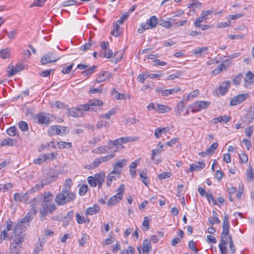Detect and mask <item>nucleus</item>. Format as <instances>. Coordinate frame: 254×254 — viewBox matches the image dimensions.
Returning <instances> with one entry per match:
<instances>
[{
    "mask_svg": "<svg viewBox=\"0 0 254 254\" xmlns=\"http://www.w3.org/2000/svg\"><path fill=\"white\" fill-rule=\"evenodd\" d=\"M72 181L70 179H67L63 186L61 192L58 194L55 201L59 205H63L67 202L73 201L76 198V194L70 192Z\"/></svg>",
    "mask_w": 254,
    "mask_h": 254,
    "instance_id": "f257e3e1",
    "label": "nucleus"
},
{
    "mask_svg": "<svg viewBox=\"0 0 254 254\" xmlns=\"http://www.w3.org/2000/svg\"><path fill=\"white\" fill-rule=\"evenodd\" d=\"M228 236H231L229 235V216L227 214H226L223 217L222 232L221 234L219 248H227L226 246L228 244L229 241Z\"/></svg>",
    "mask_w": 254,
    "mask_h": 254,
    "instance_id": "f03ea898",
    "label": "nucleus"
},
{
    "mask_svg": "<svg viewBox=\"0 0 254 254\" xmlns=\"http://www.w3.org/2000/svg\"><path fill=\"white\" fill-rule=\"evenodd\" d=\"M105 175L104 173H96L94 176H89L87 178L89 184L92 187L98 186V189L102 188L103 184L105 182Z\"/></svg>",
    "mask_w": 254,
    "mask_h": 254,
    "instance_id": "7ed1b4c3",
    "label": "nucleus"
},
{
    "mask_svg": "<svg viewBox=\"0 0 254 254\" xmlns=\"http://www.w3.org/2000/svg\"><path fill=\"white\" fill-rule=\"evenodd\" d=\"M34 192V189L27 190L25 193H15L13 196V200L15 202H22L25 204L31 203V199H29L28 196L29 194Z\"/></svg>",
    "mask_w": 254,
    "mask_h": 254,
    "instance_id": "20e7f679",
    "label": "nucleus"
},
{
    "mask_svg": "<svg viewBox=\"0 0 254 254\" xmlns=\"http://www.w3.org/2000/svg\"><path fill=\"white\" fill-rule=\"evenodd\" d=\"M57 209L56 205L54 203H47L42 202L41 208L40 210V213L44 216L48 215V212L53 213Z\"/></svg>",
    "mask_w": 254,
    "mask_h": 254,
    "instance_id": "39448f33",
    "label": "nucleus"
},
{
    "mask_svg": "<svg viewBox=\"0 0 254 254\" xmlns=\"http://www.w3.org/2000/svg\"><path fill=\"white\" fill-rule=\"evenodd\" d=\"M67 114L73 117H78L82 115V112L85 111V107L83 105H79L75 108H69L67 107Z\"/></svg>",
    "mask_w": 254,
    "mask_h": 254,
    "instance_id": "423d86ee",
    "label": "nucleus"
},
{
    "mask_svg": "<svg viewBox=\"0 0 254 254\" xmlns=\"http://www.w3.org/2000/svg\"><path fill=\"white\" fill-rule=\"evenodd\" d=\"M65 127L58 125L51 126L48 130V133L50 135H53L55 134L63 135L65 134Z\"/></svg>",
    "mask_w": 254,
    "mask_h": 254,
    "instance_id": "0eeeda50",
    "label": "nucleus"
},
{
    "mask_svg": "<svg viewBox=\"0 0 254 254\" xmlns=\"http://www.w3.org/2000/svg\"><path fill=\"white\" fill-rule=\"evenodd\" d=\"M59 58L56 56L54 52H49L45 55L41 59V62L42 64H46L57 62Z\"/></svg>",
    "mask_w": 254,
    "mask_h": 254,
    "instance_id": "6e6552de",
    "label": "nucleus"
},
{
    "mask_svg": "<svg viewBox=\"0 0 254 254\" xmlns=\"http://www.w3.org/2000/svg\"><path fill=\"white\" fill-rule=\"evenodd\" d=\"M210 103L208 101H200L194 103L192 105V112H196L208 107Z\"/></svg>",
    "mask_w": 254,
    "mask_h": 254,
    "instance_id": "1a4fd4ad",
    "label": "nucleus"
},
{
    "mask_svg": "<svg viewBox=\"0 0 254 254\" xmlns=\"http://www.w3.org/2000/svg\"><path fill=\"white\" fill-rule=\"evenodd\" d=\"M122 171H116L114 170L111 172L107 176L106 179V185L108 187H110L113 180H117L120 177Z\"/></svg>",
    "mask_w": 254,
    "mask_h": 254,
    "instance_id": "9d476101",
    "label": "nucleus"
},
{
    "mask_svg": "<svg viewBox=\"0 0 254 254\" xmlns=\"http://www.w3.org/2000/svg\"><path fill=\"white\" fill-rule=\"evenodd\" d=\"M50 116H51L50 114L42 112L36 116V119L39 124L49 125L51 122Z\"/></svg>",
    "mask_w": 254,
    "mask_h": 254,
    "instance_id": "9b49d317",
    "label": "nucleus"
},
{
    "mask_svg": "<svg viewBox=\"0 0 254 254\" xmlns=\"http://www.w3.org/2000/svg\"><path fill=\"white\" fill-rule=\"evenodd\" d=\"M112 77V74L108 71H102L97 75L96 81L99 83L108 80Z\"/></svg>",
    "mask_w": 254,
    "mask_h": 254,
    "instance_id": "f8f14e48",
    "label": "nucleus"
},
{
    "mask_svg": "<svg viewBox=\"0 0 254 254\" xmlns=\"http://www.w3.org/2000/svg\"><path fill=\"white\" fill-rule=\"evenodd\" d=\"M29 226V224H27L25 223H23L21 220L20 221L13 229V235H21Z\"/></svg>",
    "mask_w": 254,
    "mask_h": 254,
    "instance_id": "ddd939ff",
    "label": "nucleus"
},
{
    "mask_svg": "<svg viewBox=\"0 0 254 254\" xmlns=\"http://www.w3.org/2000/svg\"><path fill=\"white\" fill-rule=\"evenodd\" d=\"M37 213V208L35 206L32 207L29 211L28 212L27 214L23 218L21 221L23 223H27L29 224V222L33 219L34 216Z\"/></svg>",
    "mask_w": 254,
    "mask_h": 254,
    "instance_id": "4468645a",
    "label": "nucleus"
},
{
    "mask_svg": "<svg viewBox=\"0 0 254 254\" xmlns=\"http://www.w3.org/2000/svg\"><path fill=\"white\" fill-rule=\"evenodd\" d=\"M231 82L228 80L223 82L221 85L217 89V93L222 96L224 95L228 91Z\"/></svg>",
    "mask_w": 254,
    "mask_h": 254,
    "instance_id": "2eb2a0df",
    "label": "nucleus"
},
{
    "mask_svg": "<svg viewBox=\"0 0 254 254\" xmlns=\"http://www.w3.org/2000/svg\"><path fill=\"white\" fill-rule=\"evenodd\" d=\"M248 97V94H241L234 97L230 101L231 106H235L241 103Z\"/></svg>",
    "mask_w": 254,
    "mask_h": 254,
    "instance_id": "dca6fc26",
    "label": "nucleus"
},
{
    "mask_svg": "<svg viewBox=\"0 0 254 254\" xmlns=\"http://www.w3.org/2000/svg\"><path fill=\"white\" fill-rule=\"evenodd\" d=\"M205 166V164L204 162H197L190 165L189 171L191 173H192L194 171H198L203 169Z\"/></svg>",
    "mask_w": 254,
    "mask_h": 254,
    "instance_id": "f3484780",
    "label": "nucleus"
},
{
    "mask_svg": "<svg viewBox=\"0 0 254 254\" xmlns=\"http://www.w3.org/2000/svg\"><path fill=\"white\" fill-rule=\"evenodd\" d=\"M152 249L150 241L147 239L143 240L141 249L143 254H149V252Z\"/></svg>",
    "mask_w": 254,
    "mask_h": 254,
    "instance_id": "a211bd4d",
    "label": "nucleus"
},
{
    "mask_svg": "<svg viewBox=\"0 0 254 254\" xmlns=\"http://www.w3.org/2000/svg\"><path fill=\"white\" fill-rule=\"evenodd\" d=\"M103 104V102L102 101L99 99H94L92 100H90L88 103L86 104L83 105V106L85 107L86 110L85 111H88L91 106H100Z\"/></svg>",
    "mask_w": 254,
    "mask_h": 254,
    "instance_id": "6ab92c4d",
    "label": "nucleus"
},
{
    "mask_svg": "<svg viewBox=\"0 0 254 254\" xmlns=\"http://www.w3.org/2000/svg\"><path fill=\"white\" fill-rule=\"evenodd\" d=\"M24 66L22 64H17L16 66H12L10 69L8 70V76H12L18 72L23 69Z\"/></svg>",
    "mask_w": 254,
    "mask_h": 254,
    "instance_id": "aec40b11",
    "label": "nucleus"
},
{
    "mask_svg": "<svg viewBox=\"0 0 254 254\" xmlns=\"http://www.w3.org/2000/svg\"><path fill=\"white\" fill-rule=\"evenodd\" d=\"M113 147H110V146L107 145H103L99 146L95 149H94L92 152L95 154H103V153H107L108 152V150L110 149H112Z\"/></svg>",
    "mask_w": 254,
    "mask_h": 254,
    "instance_id": "412c9836",
    "label": "nucleus"
},
{
    "mask_svg": "<svg viewBox=\"0 0 254 254\" xmlns=\"http://www.w3.org/2000/svg\"><path fill=\"white\" fill-rule=\"evenodd\" d=\"M157 19L155 16H152L146 21L147 29L153 28L157 24Z\"/></svg>",
    "mask_w": 254,
    "mask_h": 254,
    "instance_id": "4be33fe9",
    "label": "nucleus"
},
{
    "mask_svg": "<svg viewBox=\"0 0 254 254\" xmlns=\"http://www.w3.org/2000/svg\"><path fill=\"white\" fill-rule=\"evenodd\" d=\"M156 111L159 113H165L171 111V108L164 105L156 104Z\"/></svg>",
    "mask_w": 254,
    "mask_h": 254,
    "instance_id": "5701e85b",
    "label": "nucleus"
},
{
    "mask_svg": "<svg viewBox=\"0 0 254 254\" xmlns=\"http://www.w3.org/2000/svg\"><path fill=\"white\" fill-rule=\"evenodd\" d=\"M74 214L73 210H70L67 212L66 216H64L63 220V224L64 227L68 225L70 223L71 218H72Z\"/></svg>",
    "mask_w": 254,
    "mask_h": 254,
    "instance_id": "b1692460",
    "label": "nucleus"
},
{
    "mask_svg": "<svg viewBox=\"0 0 254 254\" xmlns=\"http://www.w3.org/2000/svg\"><path fill=\"white\" fill-rule=\"evenodd\" d=\"M100 211V207L97 204L93 205V206L88 207L86 209L85 214L86 215H93L99 212Z\"/></svg>",
    "mask_w": 254,
    "mask_h": 254,
    "instance_id": "393cba45",
    "label": "nucleus"
},
{
    "mask_svg": "<svg viewBox=\"0 0 254 254\" xmlns=\"http://www.w3.org/2000/svg\"><path fill=\"white\" fill-rule=\"evenodd\" d=\"M12 242L11 244H14L15 245L21 246L22 242L23 241L24 239L20 235H12Z\"/></svg>",
    "mask_w": 254,
    "mask_h": 254,
    "instance_id": "a878e982",
    "label": "nucleus"
},
{
    "mask_svg": "<svg viewBox=\"0 0 254 254\" xmlns=\"http://www.w3.org/2000/svg\"><path fill=\"white\" fill-rule=\"evenodd\" d=\"M231 119L230 117L224 115L223 116H219L216 118H213L212 120V122L214 124H217V123H221L224 122L225 123L228 122Z\"/></svg>",
    "mask_w": 254,
    "mask_h": 254,
    "instance_id": "bb28decb",
    "label": "nucleus"
},
{
    "mask_svg": "<svg viewBox=\"0 0 254 254\" xmlns=\"http://www.w3.org/2000/svg\"><path fill=\"white\" fill-rule=\"evenodd\" d=\"M122 199L121 196H119L117 194L111 197L107 201V205L108 206L114 205L117 203L119 202Z\"/></svg>",
    "mask_w": 254,
    "mask_h": 254,
    "instance_id": "cd10ccee",
    "label": "nucleus"
},
{
    "mask_svg": "<svg viewBox=\"0 0 254 254\" xmlns=\"http://www.w3.org/2000/svg\"><path fill=\"white\" fill-rule=\"evenodd\" d=\"M147 171L146 169L139 171V176L142 178V182L146 186H147L149 183V181L147 176Z\"/></svg>",
    "mask_w": 254,
    "mask_h": 254,
    "instance_id": "c85d7f7f",
    "label": "nucleus"
},
{
    "mask_svg": "<svg viewBox=\"0 0 254 254\" xmlns=\"http://www.w3.org/2000/svg\"><path fill=\"white\" fill-rule=\"evenodd\" d=\"M253 118L254 115L252 113L248 114L242 117L240 121L243 123H245L246 125H249L253 121Z\"/></svg>",
    "mask_w": 254,
    "mask_h": 254,
    "instance_id": "c756f323",
    "label": "nucleus"
},
{
    "mask_svg": "<svg viewBox=\"0 0 254 254\" xmlns=\"http://www.w3.org/2000/svg\"><path fill=\"white\" fill-rule=\"evenodd\" d=\"M113 97L116 100H124L126 99V95L120 93L115 88H113L111 92Z\"/></svg>",
    "mask_w": 254,
    "mask_h": 254,
    "instance_id": "7c9ffc66",
    "label": "nucleus"
},
{
    "mask_svg": "<svg viewBox=\"0 0 254 254\" xmlns=\"http://www.w3.org/2000/svg\"><path fill=\"white\" fill-rule=\"evenodd\" d=\"M22 250V247L11 244L10 248V254H19Z\"/></svg>",
    "mask_w": 254,
    "mask_h": 254,
    "instance_id": "2f4dec72",
    "label": "nucleus"
},
{
    "mask_svg": "<svg viewBox=\"0 0 254 254\" xmlns=\"http://www.w3.org/2000/svg\"><path fill=\"white\" fill-rule=\"evenodd\" d=\"M168 131L167 127H157L155 130L154 135L157 138L161 137L162 133H166Z\"/></svg>",
    "mask_w": 254,
    "mask_h": 254,
    "instance_id": "473e14b6",
    "label": "nucleus"
},
{
    "mask_svg": "<svg viewBox=\"0 0 254 254\" xmlns=\"http://www.w3.org/2000/svg\"><path fill=\"white\" fill-rule=\"evenodd\" d=\"M126 164L127 160L126 159L119 160L117 163L115 164L113 169L116 171H121L119 168L122 169Z\"/></svg>",
    "mask_w": 254,
    "mask_h": 254,
    "instance_id": "72a5a7b5",
    "label": "nucleus"
},
{
    "mask_svg": "<svg viewBox=\"0 0 254 254\" xmlns=\"http://www.w3.org/2000/svg\"><path fill=\"white\" fill-rule=\"evenodd\" d=\"M117 110L116 109H112L110 110L107 113L99 115L100 119H110L111 117L116 113Z\"/></svg>",
    "mask_w": 254,
    "mask_h": 254,
    "instance_id": "f704fd0d",
    "label": "nucleus"
},
{
    "mask_svg": "<svg viewBox=\"0 0 254 254\" xmlns=\"http://www.w3.org/2000/svg\"><path fill=\"white\" fill-rule=\"evenodd\" d=\"M212 216H213V219H212V218H209L208 219V221L209 222L212 224V225H213L215 223H217V224H220L221 221L220 220L218 219V214L216 212V211L215 210H213L212 211Z\"/></svg>",
    "mask_w": 254,
    "mask_h": 254,
    "instance_id": "c9c22d12",
    "label": "nucleus"
},
{
    "mask_svg": "<svg viewBox=\"0 0 254 254\" xmlns=\"http://www.w3.org/2000/svg\"><path fill=\"white\" fill-rule=\"evenodd\" d=\"M206 16L202 12L201 14V16L198 17L194 21V26L195 27H200L201 23L205 20L207 18Z\"/></svg>",
    "mask_w": 254,
    "mask_h": 254,
    "instance_id": "e433bc0d",
    "label": "nucleus"
},
{
    "mask_svg": "<svg viewBox=\"0 0 254 254\" xmlns=\"http://www.w3.org/2000/svg\"><path fill=\"white\" fill-rule=\"evenodd\" d=\"M96 68V66L93 65L91 68H88L83 71L82 72V74L84 76H87L89 77L95 72Z\"/></svg>",
    "mask_w": 254,
    "mask_h": 254,
    "instance_id": "4c0bfd02",
    "label": "nucleus"
},
{
    "mask_svg": "<svg viewBox=\"0 0 254 254\" xmlns=\"http://www.w3.org/2000/svg\"><path fill=\"white\" fill-rule=\"evenodd\" d=\"M226 68L227 67L226 66H225L224 64L223 63H222L218 65L217 68L213 69L212 71V73L214 75H217L219 74L220 72H221L222 70H225Z\"/></svg>",
    "mask_w": 254,
    "mask_h": 254,
    "instance_id": "58836bf2",
    "label": "nucleus"
},
{
    "mask_svg": "<svg viewBox=\"0 0 254 254\" xmlns=\"http://www.w3.org/2000/svg\"><path fill=\"white\" fill-rule=\"evenodd\" d=\"M230 254H234L236 252L235 247L232 236H228Z\"/></svg>",
    "mask_w": 254,
    "mask_h": 254,
    "instance_id": "ea45409f",
    "label": "nucleus"
},
{
    "mask_svg": "<svg viewBox=\"0 0 254 254\" xmlns=\"http://www.w3.org/2000/svg\"><path fill=\"white\" fill-rule=\"evenodd\" d=\"M54 198V195L50 192L44 193V198L42 202L51 203Z\"/></svg>",
    "mask_w": 254,
    "mask_h": 254,
    "instance_id": "a19ab883",
    "label": "nucleus"
},
{
    "mask_svg": "<svg viewBox=\"0 0 254 254\" xmlns=\"http://www.w3.org/2000/svg\"><path fill=\"white\" fill-rule=\"evenodd\" d=\"M101 163V162L100 161V159L99 158H95L93 163L90 164L88 165V167L87 168L88 169H93L95 168H97L98 167V166Z\"/></svg>",
    "mask_w": 254,
    "mask_h": 254,
    "instance_id": "79ce46f5",
    "label": "nucleus"
},
{
    "mask_svg": "<svg viewBox=\"0 0 254 254\" xmlns=\"http://www.w3.org/2000/svg\"><path fill=\"white\" fill-rule=\"evenodd\" d=\"M14 140L11 138H6L2 140L0 142V145L2 146H12L13 145V141Z\"/></svg>",
    "mask_w": 254,
    "mask_h": 254,
    "instance_id": "37998d69",
    "label": "nucleus"
},
{
    "mask_svg": "<svg viewBox=\"0 0 254 254\" xmlns=\"http://www.w3.org/2000/svg\"><path fill=\"white\" fill-rule=\"evenodd\" d=\"M57 143L59 148H70L72 146V143L68 142L60 141Z\"/></svg>",
    "mask_w": 254,
    "mask_h": 254,
    "instance_id": "c03bdc74",
    "label": "nucleus"
},
{
    "mask_svg": "<svg viewBox=\"0 0 254 254\" xmlns=\"http://www.w3.org/2000/svg\"><path fill=\"white\" fill-rule=\"evenodd\" d=\"M109 126L110 124L108 122L102 120L98 121L96 124V127L98 129L103 127H108Z\"/></svg>",
    "mask_w": 254,
    "mask_h": 254,
    "instance_id": "a18cd8bd",
    "label": "nucleus"
},
{
    "mask_svg": "<svg viewBox=\"0 0 254 254\" xmlns=\"http://www.w3.org/2000/svg\"><path fill=\"white\" fill-rule=\"evenodd\" d=\"M52 106H55L56 107L59 109H66L67 108V105L59 101H55L52 104Z\"/></svg>",
    "mask_w": 254,
    "mask_h": 254,
    "instance_id": "49530a36",
    "label": "nucleus"
},
{
    "mask_svg": "<svg viewBox=\"0 0 254 254\" xmlns=\"http://www.w3.org/2000/svg\"><path fill=\"white\" fill-rule=\"evenodd\" d=\"M115 156V154L114 153H113L109 155H107L102 156V157H100L99 158L100 159L101 163H103V162H105L110 160L111 159L113 158Z\"/></svg>",
    "mask_w": 254,
    "mask_h": 254,
    "instance_id": "de8ad7c7",
    "label": "nucleus"
},
{
    "mask_svg": "<svg viewBox=\"0 0 254 254\" xmlns=\"http://www.w3.org/2000/svg\"><path fill=\"white\" fill-rule=\"evenodd\" d=\"M245 80L246 82H254V74L251 71H248L246 74Z\"/></svg>",
    "mask_w": 254,
    "mask_h": 254,
    "instance_id": "09e8293b",
    "label": "nucleus"
},
{
    "mask_svg": "<svg viewBox=\"0 0 254 254\" xmlns=\"http://www.w3.org/2000/svg\"><path fill=\"white\" fill-rule=\"evenodd\" d=\"M142 227L143 231H147L149 228V219L148 217H145L144 221L142 223Z\"/></svg>",
    "mask_w": 254,
    "mask_h": 254,
    "instance_id": "8fccbe9b",
    "label": "nucleus"
},
{
    "mask_svg": "<svg viewBox=\"0 0 254 254\" xmlns=\"http://www.w3.org/2000/svg\"><path fill=\"white\" fill-rule=\"evenodd\" d=\"M208 50V47H203L201 48H195L193 51V53L194 55H196L198 54H200L201 53L206 52Z\"/></svg>",
    "mask_w": 254,
    "mask_h": 254,
    "instance_id": "3c124183",
    "label": "nucleus"
},
{
    "mask_svg": "<svg viewBox=\"0 0 254 254\" xmlns=\"http://www.w3.org/2000/svg\"><path fill=\"white\" fill-rule=\"evenodd\" d=\"M77 3L76 0H67L64 1L61 4V6L66 7L76 4Z\"/></svg>",
    "mask_w": 254,
    "mask_h": 254,
    "instance_id": "603ef678",
    "label": "nucleus"
},
{
    "mask_svg": "<svg viewBox=\"0 0 254 254\" xmlns=\"http://www.w3.org/2000/svg\"><path fill=\"white\" fill-rule=\"evenodd\" d=\"M18 125L20 129L23 131H26L28 129V124L24 121H20Z\"/></svg>",
    "mask_w": 254,
    "mask_h": 254,
    "instance_id": "864d4df0",
    "label": "nucleus"
},
{
    "mask_svg": "<svg viewBox=\"0 0 254 254\" xmlns=\"http://www.w3.org/2000/svg\"><path fill=\"white\" fill-rule=\"evenodd\" d=\"M242 77H243V75L241 73H240V74L237 75L234 78V79L233 80V82L234 84L237 85H240L241 82Z\"/></svg>",
    "mask_w": 254,
    "mask_h": 254,
    "instance_id": "5fc2aeb1",
    "label": "nucleus"
},
{
    "mask_svg": "<svg viewBox=\"0 0 254 254\" xmlns=\"http://www.w3.org/2000/svg\"><path fill=\"white\" fill-rule=\"evenodd\" d=\"M88 190V186L86 185H83L81 186L79 189V194L81 196H83L85 194Z\"/></svg>",
    "mask_w": 254,
    "mask_h": 254,
    "instance_id": "6e6d98bb",
    "label": "nucleus"
},
{
    "mask_svg": "<svg viewBox=\"0 0 254 254\" xmlns=\"http://www.w3.org/2000/svg\"><path fill=\"white\" fill-rule=\"evenodd\" d=\"M159 24L160 25L166 28H171V22H169V20L161 19L159 21Z\"/></svg>",
    "mask_w": 254,
    "mask_h": 254,
    "instance_id": "4d7b16f0",
    "label": "nucleus"
},
{
    "mask_svg": "<svg viewBox=\"0 0 254 254\" xmlns=\"http://www.w3.org/2000/svg\"><path fill=\"white\" fill-rule=\"evenodd\" d=\"M119 24H118L117 22L116 23V25L114 28L113 30L112 31V34L115 37H118L120 35L119 29H120Z\"/></svg>",
    "mask_w": 254,
    "mask_h": 254,
    "instance_id": "13d9d810",
    "label": "nucleus"
},
{
    "mask_svg": "<svg viewBox=\"0 0 254 254\" xmlns=\"http://www.w3.org/2000/svg\"><path fill=\"white\" fill-rule=\"evenodd\" d=\"M109 142L110 143H112L113 144V145L114 146H112L113 147V148L112 149H114L113 150L114 151H116L117 150V146L118 145H121L122 144V143L120 141V138H118L117 139H115L113 141H112V140H110L109 141Z\"/></svg>",
    "mask_w": 254,
    "mask_h": 254,
    "instance_id": "bf43d9fd",
    "label": "nucleus"
},
{
    "mask_svg": "<svg viewBox=\"0 0 254 254\" xmlns=\"http://www.w3.org/2000/svg\"><path fill=\"white\" fill-rule=\"evenodd\" d=\"M172 174L170 172H164L158 176L159 180H163L169 178L171 177Z\"/></svg>",
    "mask_w": 254,
    "mask_h": 254,
    "instance_id": "052dcab7",
    "label": "nucleus"
},
{
    "mask_svg": "<svg viewBox=\"0 0 254 254\" xmlns=\"http://www.w3.org/2000/svg\"><path fill=\"white\" fill-rule=\"evenodd\" d=\"M182 75V72L180 71H177L175 73L170 74L168 76L167 80H173L176 78H179Z\"/></svg>",
    "mask_w": 254,
    "mask_h": 254,
    "instance_id": "680f3d73",
    "label": "nucleus"
},
{
    "mask_svg": "<svg viewBox=\"0 0 254 254\" xmlns=\"http://www.w3.org/2000/svg\"><path fill=\"white\" fill-rule=\"evenodd\" d=\"M76 219L77 222L79 224L86 223V218L81 216L79 213L76 214Z\"/></svg>",
    "mask_w": 254,
    "mask_h": 254,
    "instance_id": "e2e57ef3",
    "label": "nucleus"
},
{
    "mask_svg": "<svg viewBox=\"0 0 254 254\" xmlns=\"http://www.w3.org/2000/svg\"><path fill=\"white\" fill-rule=\"evenodd\" d=\"M57 154L52 152L50 153H47L44 155L46 161L47 160H54L56 158Z\"/></svg>",
    "mask_w": 254,
    "mask_h": 254,
    "instance_id": "0e129e2a",
    "label": "nucleus"
},
{
    "mask_svg": "<svg viewBox=\"0 0 254 254\" xmlns=\"http://www.w3.org/2000/svg\"><path fill=\"white\" fill-rule=\"evenodd\" d=\"M16 127L14 126L11 127L6 130V132L8 135L14 136L16 133Z\"/></svg>",
    "mask_w": 254,
    "mask_h": 254,
    "instance_id": "69168bd1",
    "label": "nucleus"
},
{
    "mask_svg": "<svg viewBox=\"0 0 254 254\" xmlns=\"http://www.w3.org/2000/svg\"><path fill=\"white\" fill-rule=\"evenodd\" d=\"M46 161L44 155H40L37 159L34 160V163L36 164H41Z\"/></svg>",
    "mask_w": 254,
    "mask_h": 254,
    "instance_id": "338daca9",
    "label": "nucleus"
},
{
    "mask_svg": "<svg viewBox=\"0 0 254 254\" xmlns=\"http://www.w3.org/2000/svg\"><path fill=\"white\" fill-rule=\"evenodd\" d=\"M104 57L106 58L107 59L111 58L113 56V52L109 48H107L106 50H104Z\"/></svg>",
    "mask_w": 254,
    "mask_h": 254,
    "instance_id": "774afa93",
    "label": "nucleus"
}]
</instances>
